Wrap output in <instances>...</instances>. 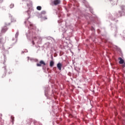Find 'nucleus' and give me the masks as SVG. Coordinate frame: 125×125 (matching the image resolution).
Masks as SVG:
<instances>
[{
	"label": "nucleus",
	"mask_w": 125,
	"mask_h": 125,
	"mask_svg": "<svg viewBox=\"0 0 125 125\" xmlns=\"http://www.w3.org/2000/svg\"><path fill=\"white\" fill-rule=\"evenodd\" d=\"M7 31V27L6 26H4L2 28L1 33H5Z\"/></svg>",
	"instance_id": "nucleus-5"
},
{
	"label": "nucleus",
	"mask_w": 125,
	"mask_h": 125,
	"mask_svg": "<svg viewBox=\"0 0 125 125\" xmlns=\"http://www.w3.org/2000/svg\"><path fill=\"white\" fill-rule=\"evenodd\" d=\"M3 0H0V3H1V2H2Z\"/></svg>",
	"instance_id": "nucleus-13"
},
{
	"label": "nucleus",
	"mask_w": 125,
	"mask_h": 125,
	"mask_svg": "<svg viewBox=\"0 0 125 125\" xmlns=\"http://www.w3.org/2000/svg\"><path fill=\"white\" fill-rule=\"evenodd\" d=\"M54 66V62L53 61H51L50 62V67H53Z\"/></svg>",
	"instance_id": "nucleus-7"
},
{
	"label": "nucleus",
	"mask_w": 125,
	"mask_h": 125,
	"mask_svg": "<svg viewBox=\"0 0 125 125\" xmlns=\"http://www.w3.org/2000/svg\"><path fill=\"white\" fill-rule=\"evenodd\" d=\"M62 63L59 62L57 64V67L58 68V69H59V70H61L62 68Z\"/></svg>",
	"instance_id": "nucleus-3"
},
{
	"label": "nucleus",
	"mask_w": 125,
	"mask_h": 125,
	"mask_svg": "<svg viewBox=\"0 0 125 125\" xmlns=\"http://www.w3.org/2000/svg\"><path fill=\"white\" fill-rule=\"evenodd\" d=\"M30 26H32V24H30Z\"/></svg>",
	"instance_id": "nucleus-16"
},
{
	"label": "nucleus",
	"mask_w": 125,
	"mask_h": 125,
	"mask_svg": "<svg viewBox=\"0 0 125 125\" xmlns=\"http://www.w3.org/2000/svg\"><path fill=\"white\" fill-rule=\"evenodd\" d=\"M32 44H33V45L35 44V42H34V41H32Z\"/></svg>",
	"instance_id": "nucleus-12"
},
{
	"label": "nucleus",
	"mask_w": 125,
	"mask_h": 125,
	"mask_svg": "<svg viewBox=\"0 0 125 125\" xmlns=\"http://www.w3.org/2000/svg\"><path fill=\"white\" fill-rule=\"evenodd\" d=\"M37 9L38 10H42V7L40 6H38L37 7Z\"/></svg>",
	"instance_id": "nucleus-8"
},
{
	"label": "nucleus",
	"mask_w": 125,
	"mask_h": 125,
	"mask_svg": "<svg viewBox=\"0 0 125 125\" xmlns=\"http://www.w3.org/2000/svg\"><path fill=\"white\" fill-rule=\"evenodd\" d=\"M4 43H5V41H4L2 38L0 37V48L3 50H4Z\"/></svg>",
	"instance_id": "nucleus-1"
},
{
	"label": "nucleus",
	"mask_w": 125,
	"mask_h": 125,
	"mask_svg": "<svg viewBox=\"0 0 125 125\" xmlns=\"http://www.w3.org/2000/svg\"><path fill=\"white\" fill-rule=\"evenodd\" d=\"M119 60H120L119 61V64H123L124 63H125V61H124V60H123V59L121 57L118 58Z\"/></svg>",
	"instance_id": "nucleus-6"
},
{
	"label": "nucleus",
	"mask_w": 125,
	"mask_h": 125,
	"mask_svg": "<svg viewBox=\"0 0 125 125\" xmlns=\"http://www.w3.org/2000/svg\"><path fill=\"white\" fill-rule=\"evenodd\" d=\"M13 6H14V4H12L10 5V8H12V7H13Z\"/></svg>",
	"instance_id": "nucleus-11"
},
{
	"label": "nucleus",
	"mask_w": 125,
	"mask_h": 125,
	"mask_svg": "<svg viewBox=\"0 0 125 125\" xmlns=\"http://www.w3.org/2000/svg\"><path fill=\"white\" fill-rule=\"evenodd\" d=\"M61 2L60 0H55L54 1V4L55 5H57L58 4H59Z\"/></svg>",
	"instance_id": "nucleus-4"
},
{
	"label": "nucleus",
	"mask_w": 125,
	"mask_h": 125,
	"mask_svg": "<svg viewBox=\"0 0 125 125\" xmlns=\"http://www.w3.org/2000/svg\"><path fill=\"white\" fill-rule=\"evenodd\" d=\"M34 39H37V37H34Z\"/></svg>",
	"instance_id": "nucleus-15"
},
{
	"label": "nucleus",
	"mask_w": 125,
	"mask_h": 125,
	"mask_svg": "<svg viewBox=\"0 0 125 125\" xmlns=\"http://www.w3.org/2000/svg\"><path fill=\"white\" fill-rule=\"evenodd\" d=\"M42 65L45 66V62H44L43 61H40L39 63L37 64V67H41L42 66Z\"/></svg>",
	"instance_id": "nucleus-2"
},
{
	"label": "nucleus",
	"mask_w": 125,
	"mask_h": 125,
	"mask_svg": "<svg viewBox=\"0 0 125 125\" xmlns=\"http://www.w3.org/2000/svg\"><path fill=\"white\" fill-rule=\"evenodd\" d=\"M37 38H38V39H41V37H38Z\"/></svg>",
	"instance_id": "nucleus-14"
},
{
	"label": "nucleus",
	"mask_w": 125,
	"mask_h": 125,
	"mask_svg": "<svg viewBox=\"0 0 125 125\" xmlns=\"http://www.w3.org/2000/svg\"><path fill=\"white\" fill-rule=\"evenodd\" d=\"M4 77H5V75H4Z\"/></svg>",
	"instance_id": "nucleus-17"
},
{
	"label": "nucleus",
	"mask_w": 125,
	"mask_h": 125,
	"mask_svg": "<svg viewBox=\"0 0 125 125\" xmlns=\"http://www.w3.org/2000/svg\"><path fill=\"white\" fill-rule=\"evenodd\" d=\"M11 118L12 122H13H13H14V117L11 116Z\"/></svg>",
	"instance_id": "nucleus-9"
},
{
	"label": "nucleus",
	"mask_w": 125,
	"mask_h": 125,
	"mask_svg": "<svg viewBox=\"0 0 125 125\" xmlns=\"http://www.w3.org/2000/svg\"><path fill=\"white\" fill-rule=\"evenodd\" d=\"M122 64H123L122 65V68H125V62H124Z\"/></svg>",
	"instance_id": "nucleus-10"
}]
</instances>
